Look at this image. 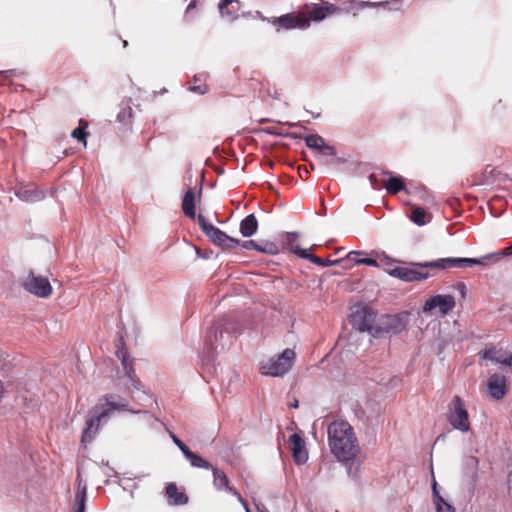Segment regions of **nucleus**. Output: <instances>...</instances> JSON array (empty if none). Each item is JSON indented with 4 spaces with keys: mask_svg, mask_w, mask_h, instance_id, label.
Here are the masks:
<instances>
[{
    "mask_svg": "<svg viewBox=\"0 0 512 512\" xmlns=\"http://www.w3.org/2000/svg\"><path fill=\"white\" fill-rule=\"evenodd\" d=\"M15 195L22 201L34 203L44 199L45 194L43 191L34 186L21 187L16 190Z\"/></svg>",
    "mask_w": 512,
    "mask_h": 512,
    "instance_id": "17",
    "label": "nucleus"
},
{
    "mask_svg": "<svg viewBox=\"0 0 512 512\" xmlns=\"http://www.w3.org/2000/svg\"><path fill=\"white\" fill-rule=\"evenodd\" d=\"M447 420L451 426L461 432L470 430L468 411L459 396H455L448 406Z\"/></svg>",
    "mask_w": 512,
    "mask_h": 512,
    "instance_id": "5",
    "label": "nucleus"
},
{
    "mask_svg": "<svg viewBox=\"0 0 512 512\" xmlns=\"http://www.w3.org/2000/svg\"><path fill=\"white\" fill-rule=\"evenodd\" d=\"M256 251L274 255L278 252V248L273 242H265L263 245L257 244Z\"/></svg>",
    "mask_w": 512,
    "mask_h": 512,
    "instance_id": "30",
    "label": "nucleus"
},
{
    "mask_svg": "<svg viewBox=\"0 0 512 512\" xmlns=\"http://www.w3.org/2000/svg\"><path fill=\"white\" fill-rule=\"evenodd\" d=\"M328 445L338 461L348 464L357 457L360 447L353 427L345 420H335L327 428Z\"/></svg>",
    "mask_w": 512,
    "mask_h": 512,
    "instance_id": "1",
    "label": "nucleus"
},
{
    "mask_svg": "<svg viewBox=\"0 0 512 512\" xmlns=\"http://www.w3.org/2000/svg\"><path fill=\"white\" fill-rule=\"evenodd\" d=\"M337 11V8L329 2H324L321 5H314L309 12V20L321 21L327 15L333 14Z\"/></svg>",
    "mask_w": 512,
    "mask_h": 512,
    "instance_id": "19",
    "label": "nucleus"
},
{
    "mask_svg": "<svg viewBox=\"0 0 512 512\" xmlns=\"http://www.w3.org/2000/svg\"><path fill=\"white\" fill-rule=\"evenodd\" d=\"M357 5H358L359 7H361V8H362V7H365V6H371V7H372V6H375V5H376V3H371V2L361 1V2H357Z\"/></svg>",
    "mask_w": 512,
    "mask_h": 512,
    "instance_id": "50",
    "label": "nucleus"
},
{
    "mask_svg": "<svg viewBox=\"0 0 512 512\" xmlns=\"http://www.w3.org/2000/svg\"><path fill=\"white\" fill-rule=\"evenodd\" d=\"M218 9L223 18L233 21L239 17L240 2L238 0H221Z\"/></svg>",
    "mask_w": 512,
    "mask_h": 512,
    "instance_id": "16",
    "label": "nucleus"
},
{
    "mask_svg": "<svg viewBox=\"0 0 512 512\" xmlns=\"http://www.w3.org/2000/svg\"><path fill=\"white\" fill-rule=\"evenodd\" d=\"M190 90L199 94H205L207 92V88L205 86H193Z\"/></svg>",
    "mask_w": 512,
    "mask_h": 512,
    "instance_id": "45",
    "label": "nucleus"
},
{
    "mask_svg": "<svg viewBox=\"0 0 512 512\" xmlns=\"http://www.w3.org/2000/svg\"><path fill=\"white\" fill-rule=\"evenodd\" d=\"M406 327V320L399 315H383L377 320L378 337L386 334H397Z\"/></svg>",
    "mask_w": 512,
    "mask_h": 512,
    "instance_id": "9",
    "label": "nucleus"
},
{
    "mask_svg": "<svg viewBox=\"0 0 512 512\" xmlns=\"http://www.w3.org/2000/svg\"><path fill=\"white\" fill-rule=\"evenodd\" d=\"M237 498V500L241 503L243 508L245 509V512H247V509H250L248 506V503L242 498V496L237 492V494H233Z\"/></svg>",
    "mask_w": 512,
    "mask_h": 512,
    "instance_id": "43",
    "label": "nucleus"
},
{
    "mask_svg": "<svg viewBox=\"0 0 512 512\" xmlns=\"http://www.w3.org/2000/svg\"><path fill=\"white\" fill-rule=\"evenodd\" d=\"M275 26L283 29H306L310 26V20L302 14H286L273 21Z\"/></svg>",
    "mask_w": 512,
    "mask_h": 512,
    "instance_id": "11",
    "label": "nucleus"
},
{
    "mask_svg": "<svg viewBox=\"0 0 512 512\" xmlns=\"http://www.w3.org/2000/svg\"><path fill=\"white\" fill-rule=\"evenodd\" d=\"M489 394L496 400L502 399L507 392V380L504 375L493 374L487 382Z\"/></svg>",
    "mask_w": 512,
    "mask_h": 512,
    "instance_id": "13",
    "label": "nucleus"
},
{
    "mask_svg": "<svg viewBox=\"0 0 512 512\" xmlns=\"http://www.w3.org/2000/svg\"><path fill=\"white\" fill-rule=\"evenodd\" d=\"M316 152L323 157H335L336 156V150L333 146L328 145L325 141L323 145H321V148L317 149Z\"/></svg>",
    "mask_w": 512,
    "mask_h": 512,
    "instance_id": "31",
    "label": "nucleus"
},
{
    "mask_svg": "<svg viewBox=\"0 0 512 512\" xmlns=\"http://www.w3.org/2000/svg\"><path fill=\"white\" fill-rule=\"evenodd\" d=\"M4 394V386L2 381L0 380V399L3 397Z\"/></svg>",
    "mask_w": 512,
    "mask_h": 512,
    "instance_id": "52",
    "label": "nucleus"
},
{
    "mask_svg": "<svg viewBox=\"0 0 512 512\" xmlns=\"http://www.w3.org/2000/svg\"><path fill=\"white\" fill-rule=\"evenodd\" d=\"M369 180H370V184H371L373 189H378L379 188V184L377 182V178H376L375 174H371L369 176Z\"/></svg>",
    "mask_w": 512,
    "mask_h": 512,
    "instance_id": "46",
    "label": "nucleus"
},
{
    "mask_svg": "<svg viewBox=\"0 0 512 512\" xmlns=\"http://www.w3.org/2000/svg\"><path fill=\"white\" fill-rule=\"evenodd\" d=\"M226 240L227 241L223 242L220 247H222L224 249H232V248H236L237 246L240 245V241L238 239H235L228 235L226 237Z\"/></svg>",
    "mask_w": 512,
    "mask_h": 512,
    "instance_id": "37",
    "label": "nucleus"
},
{
    "mask_svg": "<svg viewBox=\"0 0 512 512\" xmlns=\"http://www.w3.org/2000/svg\"><path fill=\"white\" fill-rule=\"evenodd\" d=\"M224 333L237 334L238 329L234 325L225 328L220 324L213 326L205 337L206 345L211 351L217 352L219 349L224 350L226 348L227 344L222 342Z\"/></svg>",
    "mask_w": 512,
    "mask_h": 512,
    "instance_id": "8",
    "label": "nucleus"
},
{
    "mask_svg": "<svg viewBox=\"0 0 512 512\" xmlns=\"http://www.w3.org/2000/svg\"><path fill=\"white\" fill-rule=\"evenodd\" d=\"M196 7V0H192L187 8H186V13H189L191 10H193L194 8Z\"/></svg>",
    "mask_w": 512,
    "mask_h": 512,
    "instance_id": "49",
    "label": "nucleus"
},
{
    "mask_svg": "<svg viewBox=\"0 0 512 512\" xmlns=\"http://www.w3.org/2000/svg\"><path fill=\"white\" fill-rule=\"evenodd\" d=\"M437 512H455L454 508L447 503L442 497H439L435 503Z\"/></svg>",
    "mask_w": 512,
    "mask_h": 512,
    "instance_id": "33",
    "label": "nucleus"
},
{
    "mask_svg": "<svg viewBox=\"0 0 512 512\" xmlns=\"http://www.w3.org/2000/svg\"><path fill=\"white\" fill-rule=\"evenodd\" d=\"M105 406L101 411H98V407L95 408V415L86 421V428L82 434V442H90L96 435L98 427L102 422H106L107 419L114 411H130L136 414H144L147 417L151 427H155V424L163 423L155 416L150 415L147 411L142 410H131L129 409V402L116 394H108L104 397Z\"/></svg>",
    "mask_w": 512,
    "mask_h": 512,
    "instance_id": "2",
    "label": "nucleus"
},
{
    "mask_svg": "<svg viewBox=\"0 0 512 512\" xmlns=\"http://www.w3.org/2000/svg\"><path fill=\"white\" fill-rule=\"evenodd\" d=\"M377 314L370 308L357 309L351 316V323L360 332H368L373 337H378Z\"/></svg>",
    "mask_w": 512,
    "mask_h": 512,
    "instance_id": "6",
    "label": "nucleus"
},
{
    "mask_svg": "<svg viewBox=\"0 0 512 512\" xmlns=\"http://www.w3.org/2000/svg\"><path fill=\"white\" fill-rule=\"evenodd\" d=\"M455 304V299L452 295L438 294L426 300L423 306V312H432L434 309L438 308L441 315H447L454 309Z\"/></svg>",
    "mask_w": 512,
    "mask_h": 512,
    "instance_id": "10",
    "label": "nucleus"
},
{
    "mask_svg": "<svg viewBox=\"0 0 512 512\" xmlns=\"http://www.w3.org/2000/svg\"><path fill=\"white\" fill-rule=\"evenodd\" d=\"M410 220L418 226H423L428 223L430 219L425 209L419 206H414Z\"/></svg>",
    "mask_w": 512,
    "mask_h": 512,
    "instance_id": "27",
    "label": "nucleus"
},
{
    "mask_svg": "<svg viewBox=\"0 0 512 512\" xmlns=\"http://www.w3.org/2000/svg\"><path fill=\"white\" fill-rule=\"evenodd\" d=\"M254 505L258 512H270L263 503H260V502H257L254 500Z\"/></svg>",
    "mask_w": 512,
    "mask_h": 512,
    "instance_id": "44",
    "label": "nucleus"
},
{
    "mask_svg": "<svg viewBox=\"0 0 512 512\" xmlns=\"http://www.w3.org/2000/svg\"><path fill=\"white\" fill-rule=\"evenodd\" d=\"M0 73L3 74L6 78L19 75V72H17L16 70H7L2 71Z\"/></svg>",
    "mask_w": 512,
    "mask_h": 512,
    "instance_id": "47",
    "label": "nucleus"
},
{
    "mask_svg": "<svg viewBox=\"0 0 512 512\" xmlns=\"http://www.w3.org/2000/svg\"><path fill=\"white\" fill-rule=\"evenodd\" d=\"M127 44H128V43H127V41H126V40H124V41H123V45H124V46H127Z\"/></svg>",
    "mask_w": 512,
    "mask_h": 512,
    "instance_id": "58",
    "label": "nucleus"
},
{
    "mask_svg": "<svg viewBox=\"0 0 512 512\" xmlns=\"http://www.w3.org/2000/svg\"><path fill=\"white\" fill-rule=\"evenodd\" d=\"M290 125H291V126H293V127H298V126H300V124H299V123H293V124H290Z\"/></svg>",
    "mask_w": 512,
    "mask_h": 512,
    "instance_id": "55",
    "label": "nucleus"
},
{
    "mask_svg": "<svg viewBox=\"0 0 512 512\" xmlns=\"http://www.w3.org/2000/svg\"><path fill=\"white\" fill-rule=\"evenodd\" d=\"M131 119H132V108L130 106L123 107L117 115V120L123 124L130 123Z\"/></svg>",
    "mask_w": 512,
    "mask_h": 512,
    "instance_id": "29",
    "label": "nucleus"
},
{
    "mask_svg": "<svg viewBox=\"0 0 512 512\" xmlns=\"http://www.w3.org/2000/svg\"><path fill=\"white\" fill-rule=\"evenodd\" d=\"M292 251L298 255L299 257L303 258V259H308L309 261H311V257L315 256L314 254H311L309 252V250L307 249H303L301 248L300 246L296 245L292 248Z\"/></svg>",
    "mask_w": 512,
    "mask_h": 512,
    "instance_id": "34",
    "label": "nucleus"
},
{
    "mask_svg": "<svg viewBox=\"0 0 512 512\" xmlns=\"http://www.w3.org/2000/svg\"><path fill=\"white\" fill-rule=\"evenodd\" d=\"M241 246L246 250H256L257 243L254 240H246L241 243Z\"/></svg>",
    "mask_w": 512,
    "mask_h": 512,
    "instance_id": "41",
    "label": "nucleus"
},
{
    "mask_svg": "<svg viewBox=\"0 0 512 512\" xmlns=\"http://www.w3.org/2000/svg\"><path fill=\"white\" fill-rule=\"evenodd\" d=\"M80 491L75 496V512H85L86 509V497H87V486L82 484L80 476L77 477Z\"/></svg>",
    "mask_w": 512,
    "mask_h": 512,
    "instance_id": "26",
    "label": "nucleus"
},
{
    "mask_svg": "<svg viewBox=\"0 0 512 512\" xmlns=\"http://www.w3.org/2000/svg\"><path fill=\"white\" fill-rule=\"evenodd\" d=\"M474 264H482L481 260L477 258H441L436 261L424 263H411L413 267H394L388 271L389 275L406 282H414L425 280L429 277V273L423 272V268H440L451 269L460 268L463 266H474Z\"/></svg>",
    "mask_w": 512,
    "mask_h": 512,
    "instance_id": "3",
    "label": "nucleus"
},
{
    "mask_svg": "<svg viewBox=\"0 0 512 512\" xmlns=\"http://www.w3.org/2000/svg\"><path fill=\"white\" fill-rule=\"evenodd\" d=\"M388 3H389L388 1H385V2L379 3V5H387Z\"/></svg>",
    "mask_w": 512,
    "mask_h": 512,
    "instance_id": "56",
    "label": "nucleus"
},
{
    "mask_svg": "<svg viewBox=\"0 0 512 512\" xmlns=\"http://www.w3.org/2000/svg\"><path fill=\"white\" fill-rule=\"evenodd\" d=\"M432 494H433L434 503H436L438 501L439 497H441V495L439 494V492L437 490V483L435 480H433V484H432Z\"/></svg>",
    "mask_w": 512,
    "mask_h": 512,
    "instance_id": "42",
    "label": "nucleus"
},
{
    "mask_svg": "<svg viewBox=\"0 0 512 512\" xmlns=\"http://www.w3.org/2000/svg\"><path fill=\"white\" fill-rule=\"evenodd\" d=\"M21 285L27 292L39 298H48L53 291L48 278L37 275L33 271L22 278Z\"/></svg>",
    "mask_w": 512,
    "mask_h": 512,
    "instance_id": "7",
    "label": "nucleus"
},
{
    "mask_svg": "<svg viewBox=\"0 0 512 512\" xmlns=\"http://www.w3.org/2000/svg\"><path fill=\"white\" fill-rule=\"evenodd\" d=\"M459 286L461 287V290H462L461 292H462V294H464L465 286H464L463 284H459Z\"/></svg>",
    "mask_w": 512,
    "mask_h": 512,
    "instance_id": "54",
    "label": "nucleus"
},
{
    "mask_svg": "<svg viewBox=\"0 0 512 512\" xmlns=\"http://www.w3.org/2000/svg\"><path fill=\"white\" fill-rule=\"evenodd\" d=\"M365 252L363 251H350L346 257L345 262H352V265H368L372 267H379V263L377 260L372 258H356V256L363 255Z\"/></svg>",
    "mask_w": 512,
    "mask_h": 512,
    "instance_id": "24",
    "label": "nucleus"
},
{
    "mask_svg": "<svg viewBox=\"0 0 512 512\" xmlns=\"http://www.w3.org/2000/svg\"><path fill=\"white\" fill-rule=\"evenodd\" d=\"M117 356L121 360L125 376L127 377L130 384L137 390H142L143 385L141 381L136 377L135 371L129 361V357L127 355V352L123 349H120L117 351Z\"/></svg>",
    "mask_w": 512,
    "mask_h": 512,
    "instance_id": "15",
    "label": "nucleus"
},
{
    "mask_svg": "<svg viewBox=\"0 0 512 512\" xmlns=\"http://www.w3.org/2000/svg\"><path fill=\"white\" fill-rule=\"evenodd\" d=\"M507 255H512V248H506L505 250H503V251H501L499 253H494V254L486 255L483 258H480L479 260L482 261L481 265H484V260L485 259H489V258H492V257L500 258V257L507 256Z\"/></svg>",
    "mask_w": 512,
    "mask_h": 512,
    "instance_id": "38",
    "label": "nucleus"
},
{
    "mask_svg": "<svg viewBox=\"0 0 512 512\" xmlns=\"http://www.w3.org/2000/svg\"><path fill=\"white\" fill-rule=\"evenodd\" d=\"M311 262L314 264H317V265L333 266V265L345 262V258L331 261V260L322 259L315 255V256L311 257Z\"/></svg>",
    "mask_w": 512,
    "mask_h": 512,
    "instance_id": "32",
    "label": "nucleus"
},
{
    "mask_svg": "<svg viewBox=\"0 0 512 512\" xmlns=\"http://www.w3.org/2000/svg\"><path fill=\"white\" fill-rule=\"evenodd\" d=\"M71 136L73 138H76L78 139L79 141H83L84 145H86V136H87V133L84 131V129L82 127H77L75 128L72 133H71Z\"/></svg>",
    "mask_w": 512,
    "mask_h": 512,
    "instance_id": "36",
    "label": "nucleus"
},
{
    "mask_svg": "<svg viewBox=\"0 0 512 512\" xmlns=\"http://www.w3.org/2000/svg\"><path fill=\"white\" fill-rule=\"evenodd\" d=\"M247 512H251V510H250V509H247Z\"/></svg>",
    "mask_w": 512,
    "mask_h": 512,
    "instance_id": "59",
    "label": "nucleus"
},
{
    "mask_svg": "<svg viewBox=\"0 0 512 512\" xmlns=\"http://www.w3.org/2000/svg\"><path fill=\"white\" fill-rule=\"evenodd\" d=\"M505 357H500V356H496L495 360H494V363L496 364H503V359Z\"/></svg>",
    "mask_w": 512,
    "mask_h": 512,
    "instance_id": "51",
    "label": "nucleus"
},
{
    "mask_svg": "<svg viewBox=\"0 0 512 512\" xmlns=\"http://www.w3.org/2000/svg\"><path fill=\"white\" fill-rule=\"evenodd\" d=\"M291 407L292 408H297L298 407V401L295 400L292 404H291Z\"/></svg>",
    "mask_w": 512,
    "mask_h": 512,
    "instance_id": "53",
    "label": "nucleus"
},
{
    "mask_svg": "<svg viewBox=\"0 0 512 512\" xmlns=\"http://www.w3.org/2000/svg\"><path fill=\"white\" fill-rule=\"evenodd\" d=\"M258 221L254 214H249L240 223V233L243 237H251L257 232Z\"/></svg>",
    "mask_w": 512,
    "mask_h": 512,
    "instance_id": "21",
    "label": "nucleus"
},
{
    "mask_svg": "<svg viewBox=\"0 0 512 512\" xmlns=\"http://www.w3.org/2000/svg\"><path fill=\"white\" fill-rule=\"evenodd\" d=\"M319 161H320L321 165L329 166V165H332V164H335V163L339 162V159H336V156L335 157H323V156H320L319 157Z\"/></svg>",
    "mask_w": 512,
    "mask_h": 512,
    "instance_id": "40",
    "label": "nucleus"
},
{
    "mask_svg": "<svg viewBox=\"0 0 512 512\" xmlns=\"http://www.w3.org/2000/svg\"><path fill=\"white\" fill-rule=\"evenodd\" d=\"M80 124H84V126H85V127H87V126H88V123L83 122V121H80Z\"/></svg>",
    "mask_w": 512,
    "mask_h": 512,
    "instance_id": "57",
    "label": "nucleus"
},
{
    "mask_svg": "<svg viewBox=\"0 0 512 512\" xmlns=\"http://www.w3.org/2000/svg\"><path fill=\"white\" fill-rule=\"evenodd\" d=\"M496 354H497V351L495 348H488V349L480 351V353H479V355L483 359H488V360L492 361L493 363L496 358Z\"/></svg>",
    "mask_w": 512,
    "mask_h": 512,
    "instance_id": "35",
    "label": "nucleus"
},
{
    "mask_svg": "<svg viewBox=\"0 0 512 512\" xmlns=\"http://www.w3.org/2000/svg\"><path fill=\"white\" fill-rule=\"evenodd\" d=\"M166 494L173 505H184L188 502V497L185 493L179 492L174 483H170L166 487Z\"/></svg>",
    "mask_w": 512,
    "mask_h": 512,
    "instance_id": "23",
    "label": "nucleus"
},
{
    "mask_svg": "<svg viewBox=\"0 0 512 512\" xmlns=\"http://www.w3.org/2000/svg\"><path fill=\"white\" fill-rule=\"evenodd\" d=\"M183 213L190 219L196 218L195 213V194L192 189H189L183 197L182 201Z\"/></svg>",
    "mask_w": 512,
    "mask_h": 512,
    "instance_id": "22",
    "label": "nucleus"
},
{
    "mask_svg": "<svg viewBox=\"0 0 512 512\" xmlns=\"http://www.w3.org/2000/svg\"><path fill=\"white\" fill-rule=\"evenodd\" d=\"M184 457L189 461L190 465L195 468H201L210 470L213 469V465L202 458L200 455L194 453L190 449H187L185 453H183Z\"/></svg>",
    "mask_w": 512,
    "mask_h": 512,
    "instance_id": "25",
    "label": "nucleus"
},
{
    "mask_svg": "<svg viewBox=\"0 0 512 512\" xmlns=\"http://www.w3.org/2000/svg\"><path fill=\"white\" fill-rule=\"evenodd\" d=\"M324 138L318 134H311L305 137V143L307 147L316 151L321 148V145L324 143Z\"/></svg>",
    "mask_w": 512,
    "mask_h": 512,
    "instance_id": "28",
    "label": "nucleus"
},
{
    "mask_svg": "<svg viewBox=\"0 0 512 512\" xmlns=\"http://www.w3.org/2000/svg\"><path fill=\"white\" fill-rule=\"evenodd\" d=\"M198 224L201 230L218 246L226 240L227 234L221 231L219 228L215 227L213 224L209 223L206 218L199 214L197 217Z\"/></svg>",
    "mask_w": 512,
    "mask_h": 512,
    "instance_id": "12",
    "label": "nucleus"
},
{
    "mask_svg": "<svg viewBox=\"0 0 512 512\" xmlns=\"http://www.w3.org/2000/svg\"><path fill=\"white\" fill-rule=\"evenodd\" d=\"M169 435L173 441V443L181 450L182 453H185L187 449H189L183 441H181L173 432L168 431Z\"/></svg>",
    "mask_w": 512,
    "mask_h": 512,
    "instance_id": "39",
    "label": "nucleus"
},
{
    "mask_svg": "<svg viewBox=\"0 0 512 512\" xmlns=\"http://www.w3.org/2000/svg\"><path fill=\"white\" fill-rule=\"evenodd\" d=\"M290 449L296 463L303 464L307 461L308 453L305 448L304 440L299 434L293 433L290 436Z\"/></svg>",
    "mask_w": 512,
    "mask_h": 512,
    "instance_id": "14",
    "label": "nucleus"
},
{
    "mask_svg": "<svg viewBox=\"0 0 512 512\" xmlns=\"http://www.w3.org/2000/svg\"><path fill=\"white\" fill-rule=\"evenodd\" d=\"M213 474V485L217 490H225L230 494H237V490L229 485V479L226 474L213 466V469H210Z\"/></svg>",
    "mask_w": 512,
    "mask_h": 512,
    "instance_id": "18",
    "label": "nucleus"
},
{
    "mask_svg": "<svg viewBox=\"0 0 512 512\" xmlns=\"http://www.w3.org/2000/svg\"><path fill=\"white\" fill-rule=\"evenodd\" d=\"M388 176L384 186L389 194L395 195L401 191H407L403 178L400 176H392L390 172H383Z\"/></svg>",
    "mask_w": 512,
    "mask_h": 512,
    "instance_id": "20",
    "label": "nucleus"
},
{
    "mask_svg": "<svg viewBox=\"0 0 512 512\" xmlns=\"http://www.w3.org/2000/svg\"><path fill=\"white\" fill-rule=\"evenodd\" d=\"M295 359V352L292 349H285L282 354L271 357L260 364V371L263 375L281 377L287 373Z\"/></svg>",
    "mask_w": 512,
    "mask_h": 512,
    "instance_id": "4",
    "label": "nucleus"
},
{
    "mask_svg": "<svg viewBox=\"0 0 512 512\" xmlns=\"http://www.w3.org/2000/svg\"><path fill=\"white\" fill-rule=\"evenodd\" d=\"M503 365L512 366V353L503 359Z\"/></svg>",
    "mask_w": 512,
    "mask_h": 512,
    "instance_id": "48",
    "label": "nucleus"
}]
</instances>
